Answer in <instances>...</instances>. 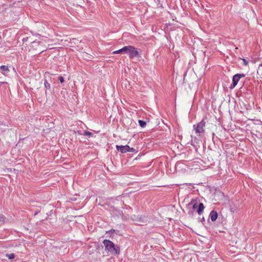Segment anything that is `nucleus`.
I'll return each instance as SVG.
<instances>
[{
	"label": "nucleus",
	"mask_w": 262,
	"mask_h": 262,
	"mask_svg": "<svg viewBox=\"0 0 262 262\" xmlns=\"http://www.w3.org/2000/svg\"><path fill=\"white\" fill-rule=\"evenodd\" d=\"M5 217L4 215L0 214V224L4 223L5 221Z\"/></svg>",
	"instance_id": "nucleus-15"
},
{
	"label": "nucleus",
	"mask_w": 262,
	"mask_h": 262,
	"mask_svg": "<svg viewBox=\"0 0 262 262\" xmlns=\"http://www.w3.org/2000/svg\"><path fill=\"white\" fill-rule=\"evenodd\" d=\"M135 149L133 148H131L129 146V149H128V152H134Z\"/></svg>",
	"instance_id": "nucleus-19"
},
{
	"label": "nucleus",
	"mask_w": 262,
	"mask_h": 262,
	"mask_svg": "<svg viewBox=\"0 0 262 262\" xmlns=\"http://www.w3.org/2000/svg\"><path fill=\"white\" fill-rule=\"evenodd\" d=\"M128 47H129V46H125L120 50L114 51L113 52V53L114 54H120V53H125L126 54H127L128 49L129 48Z\"/></svg>",
	"instance_id": "nucleus-6"
},
{
	"label": "nucleus",
	"mask_w": 262,
	"mask_h": 262,
	"mask_svg": "<svg viewBox=\"0 0 262 262\" xmlns=\"http://www.w3.org/2000/svg\"><path fill=\"white\" fill-rule=\"evenodd\" d=\"M43 50H42L41 49L39 50L40 52H42Z\"/></svg>",
	"instance_id": "nucleus-21"
},
{
	"label": "nucleus",
	"mask_w": 262,
	"mask_h": 262,
	"mask_svg": "<svg viewBox=\"0 0 262 262\" xmlns=\"http://www.w3.org/2000/svg\"><path fill=\"white\" fill-rule=\"evenodd\" d=\"M206 125V122L202 119L200 122L193 125V129L196 134H202L205 132L204 127Z\"/></svg>",
	"instance_id": "nucleus-2"
},
{
	"label": "nucleus",
	"mask_w": 262,
	"mask_h": 262,
	"mask_svg": "<svg viewBox=\"0 0 262 262\" xmlns=\"http://www.w3.org/2000/svg\"><path fill=\"white\" fill-rule=\"evenodd\" d=\"M198 205L197 201L195 200H191V201L188 204V207H192L193 209L197 208Z\"/></svg>",
	"instance_id": "nucleus-8"
},
{
	"label": "nucleus",
	"mask_w": 262,
	"mask_h": 262,
	"mask_svg": "<svg viewBox=\"0 0 262 262\" xmlns=\"http://www.w3.org/2000/svg\"><path fill=\"white\" fill-rule=\"evenodd\" d=\"M6 256L10 259H12L15 257V255L14 253H7L6 254Z\"/></svg>",
	"instance_id": "nucleus-13"
},
{
	"label": "nucleus",
	"mask_w": 262,
	"mask_h": 262,
	"mask_svg": "<svg viewBox=\"0 0 262 262\" xmlns=\"http://www.w3.org/2000/svg\"><path fill=\"white\" fill-rule=\"evenodd\" d=\"M41 43H42L41 41H34L32 42V47H35L39 46Z\"/></svg>",
	"instance_id": "nucleus-12"
},
{
	"label": "nucleus",
	"mask_w": 262,
	"mask_h": 262,
	"mask_svg": "<svg viewBox=\"0 0 262 262\" xmlns=\"http://www.w3.org/2000/svg\"><path fill=\"white\" fill-rule=\"evenodd\" d=\"M210 216L212 221L214 222L216 220L218 214L216 211L212 210L210 213Z\"/></svg>",
	"instance_id": "nucleus-7"
},
{
	"label": "nucleus",
	"mask_w": 262,
	"mask_h": 262,
	"mask_svg": "<svg viewBox=\"0 0 262 262\" xmlns=\"http://www.w3.org/2000/svg\"><path fill=\"white\" fill-rule=\"evenodd\" d=\"M0 69H1L2 71H9L8 67V66H1L0 67Z\"/></svg>",
	"instance_id": "nucleus-14"
},
{
	"label": "nucleus",
	"mask_w": 262,
	"mask_h": 262,
	"mask_svg": "<svg viewBox=\"0 0 262 262\" xmlns=\"http://www.w3.org/2000/svg\"><path fill=\"white\" fill-rule=\"evenodd\" d=\"M127 51V54L129 56V57L131 59L134 58L135 57L139 58L140 57V55L139 54V50L135 48L134 47L132 46H129Z\"/></svg>",
	"instance_id": "nucleus-3"
},
{
	"label": "nucleus",
	"mask_w": 262,
	"mask_h": 262,
	"mask_svg": "<svg viewBox=\"0 0 262 262\" xmlns=\"http://www.w3.org/2000/svg\"><path fill=\"white\" fill-rule=\"evenodd\" d=\"M105 250L112 254H119L120 248L115 245L112 242L108 239H104L103 242Z\"/></svg>",
	"instance_id": "nucleus-1"
},
{
	"label": "nucleus",
	"mask_w": 262,
	"mask_h": 262,
	"mask_svg": "<svg viewBox=\"0 0 262 262\" xmlns=\"http://www.w3.org/2000/svg\"><path fill=\"white\" fill-rule=\"evenodd\" d=\"M242 60L243 61L244 65L245 66H247L248 65V62L245 59H242Z\"/></svg>",
	"instance_id": "nucleus-17"
},
{
	"label": "nucleus",
	"mask_w": 262,
	"mask_h": 262,
	"mask_svg": "<svg viewBox=\"0 0 262 262\" xmlns=\"http://www.w3.org/2000/svg\"><path fill=\"white\" fill-rule=\"evenodd\" d=\"M205 208L204 205L202 203H200L198 205V209L197 210V212L199 215H201L203 213V210Z\"/></svg>",
	"instance_id": "nucleus-9"
},
{
	"label": "nucleus",
	"mask_w": 262,
	"mask_h": 262,
	"mask_svg": "<svg viewBox=\"0 0 262 262\" xmlns=\"http://www.w3.org/2000/svg\"><path fill=\"white\" fill-rule=\"evenodd\" d=\"M110 231H111V232H114V231H115V230H111Z\"/></svg>",
	"instance_id": "nucleus-22"
},
{
	"label": "nucleus",
	"mask_w": 262,
	"mask_h": 262,
	"mask_svg": "<svg viewBox=\"0 0 262 262\" xmlns=\"http://www.w3.org/2000/svg\"><path fill=\"white\" fill-rule=\"evenodd\" d=\"M83 135L86 136L90 137L92 135V133L88 131H84Z\"/></svg>",
	"instance_id": "nucleus-16"
},
{
	"label": "nucleus",
	"mask_w": 262,
	"mask_h": 262,
	"mask_svg": "<svg viewBox=\"0 0 262 262\" xmlns=\"http://www.w3.org/2000/svg\"><path fill=\"white\" fill-rule=\"evenodd\" d=\"M139 124L141 127H144L146 126V123L145 121L141 120H139Z\"/></svg>",
	"instance_id": "nucleus-11"
},
{
	"label": "nucleus",
	"mask_w": 262,
	"mask_h": 262,
	"mask_svg": "<svg viewBox=\"0 0 262 262\" xmlns=\"http://www.w3.org/2000/svg\"><path fill=\"white\" fill-rule=\"evenodd\" d=\"M116 149L118 151H120L121 153H126L128 152V149H129L128 145H116Z\"/></svg>",
	"instance_id": "nucleus-5"
},
{
	"label": "nucleus",
	"mask_w": 262,
	"mask_h": 262,
	"mask_svg": "<svg viewBox=\"0 0 262 262\" xmlns=\"http://www.w3.org/2000/svg\"><path fill=\"white\" fill-rule=\"evenodd\" d=\"M58 80L60 81V82L62 83L64 82V78L62 76H59L58 77Z\"/></svg>",
	"instance_id": "nucleus-18"
},
{
	"label": "nucleus",
	"mask_w": 262,
	"mask_h": 262,
	"mask_svg": "<svg viewBox=\"0 0 262 262\" xmlns=\"http://www.w3.org/2000/svg\"><path fill=\"white\" fill-rule=\"evenodd\" d=\"M245 76V74H237L234 75L232 78V83L230 86L231 89H233L237 85L239 79L242 78H243Z\"/></svg>",
	"instance_id": "nucleus-4"
},
{
	"label": "nucleus",
	"mask_w": 262,
	"mask_h": 262,
	"mask_svg": "<svg viewBox=\"0 0 262 262\" xmlns=\"http://www.w3.org/2000/svg\"><path fill=\"white\" fill-rule=\"evenodd\" d=\"M44 86H45V88L46 89V92H47V90H50V89H51L50 84L48 82L47 80H45Z\"/></svg>",
	"instance_id": "nucleus-10"
},
{
	"label": "nucleus",
	"mask_w": 262,
	"mask_h": 262,
	"mask_svg": "<svg viewBox=\"0 0 262 262\" xmlns=\"http://www.w3.org/2000/svg\"><path fill=\"white\" fill-rule=\"evenodd\" d=\"M193 213V210H189L188 211V214L190 215H192Z\"/></svg>",
	"instance_id": "nucleus-20"
}]
</instances>
